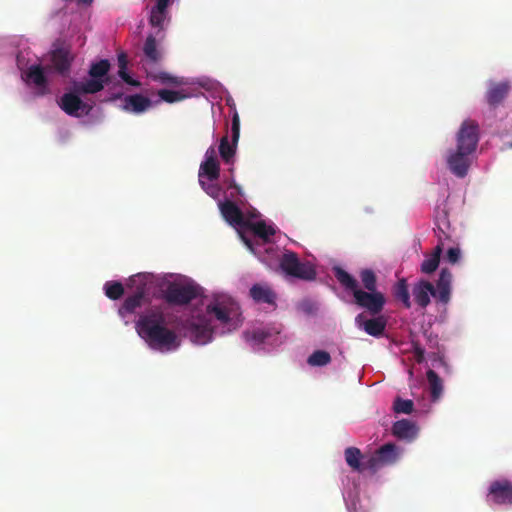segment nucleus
<instances>
[{"instance_id": "42", "label": "nucleus", "mask_w": 512, "mask_h": 512, "mask_svg": "<svg viewBox=\"0 0 512 512\" xmlns=\"http://www.w3.org/2000/svg\"><path fill=\"white\" fill-rule=\"evenodd\" d=\"M269 336L270 333L264 329H255L252 332V339L257 343H264Z\"/></svg>"}, {"instance_id": "19", "label": "nucleus", "mask_w": 512, "mask_h": 512, "mask_svg": "<svg viewBox=\"0 0 512 512\" xmlns=\"http://www.w3.org/2000/svg\"><path fill=\"white\" fill-rule=\"evenodd\" d=\"M249 294L257 303L274 305L276 301L275 292L266 284H254L250 288Z\"/></svg>"}, {"instance_id": "6", "label": "nucleus", "mask_w": 512, "mask_h": 512, "mask_svg": "<svg viewBox=\"0 0 512 512\" xmlns=\"http://www.w3.org/2000/svg\"><path fill=\"white\" fill-rule=\"evenodd\" d=\"M281 269L290 276L311 281L316 278V271L309 263L300 262L296 253H284L280 260Z\"/></svg>"}, {"instance_id": "45", "label": "nucleus", "mask_w": 512, "mask_h": 512, "mask_svg": "<svg viewBox=\"0 0 512 512\" xmlns=\"http://www.w3.org/2000/svg\"><path fill=\"white\" fill-rule=\"evenodd\" d=\"M414 356H415V360L418 363H422L424 361V349L419 345H415L414 346Z\"/></svg>"}, {"instance_id": "25", "label": "nucleus", "mask_w": 512, "mask_h": 512, "mask_svg": "<svg viewBox=\"0 0 512 512\" xmlns=\"http://www.w3.org/2000/svg\"><path fill=\"white\" fill-rule=\"evenodd\" d=\"M60 107L68 115L77 116L78 111L84 107V104L78 95L65 93L61 97Z\"/></svg>"}, {"instance_id": "27", "label": "nucleus", "mask_w": 512, "mask_h": 512, "mask_svg": "<svg viewBox=\"0 0 512 512\" xmlns=\"http://www.w3.org/2000/svg\"><path fill=\"white\" fill-rule=\"evenodd\" d=\"M344 457L347 465L354 471L363 472L364 456L357 447H348L344 451Z\"/></svg>"}, {"instance_id": "16", "label": "nucleus", "mask_w": 512, "mask_h": 512, "mask_svg": "<svg viewBox=\"0 0 512 512\" xmlns=\"http://www.w3.org/2000/svg\"><path fill=\"white\" fill-rule=\"evenodd\" d=\"M152 106V101L142 94H133L124 97L122 109L126 112L140 114Z\"/></svg>"}, {"instance_id": "13", "label": "nucleus", "mask_w": 512, "mask_h": 512, "mask_svg": "<svg viewBox=\"0 0 512 512\" xmlns=\"http://www.w3.org/2000/svg\"><path fill=\"white\" fill-rule=\"evenodd\" d=\"M510 84L508 81L491 82L485 94L486 101L491 108L498 107L508 96Z\"/></svg>"}, {"instance_id": "37", "label": "nucleus", "mask_w": 512, "mask_h": 512, "mask_svg": "<svg viewBox=\"0 0 512 512\" xmlns=\"http://www.w3.org/2000/svg\"><path fill=\"white\" fill-rule=\"evenodd\" d=\"M158 96L162 101L167 103H175L184 100L187 95L180 91H173L168 89H161L158 91Z\"/></svg>"}, {"instance_id": "52", "label": "nucleus", "mask_w": 512, "mask_h": 512, "mask_svg": "<svg viewBox=\"0 0 512 512\" xmlns=\"http://www.w3.org/2000/svg\"><path fill=\"white\" fill-rule=\"evenodd\" d=\"M511 147H512V143H511Z\"/></svg>"}, {"instance_id": "26", "label": "nucleus", "mask_w": 512, "mask_h": 512, "mask_svg": "<svg viewBox=\"0 0 512 512\" xmlns=\"http://www.w3.org/2000/svg\"><path fill=\"white\" fill-rule=\"evenodd\" d=\"M146 72L150 79L163 85L181 86L185 84L183 78L171 75L164 71H154L152 67H147Z\"/></svg>"}, {"instance_id": "35", "label": "nucleus", "mask_w": 512, "mask_h": 512, "mask_svg": "<svg viewBox=\"0 0 512 512\" xmlns=\"http://www.w3.org/2000/svg\"><path fill=\"white\" fill-rule=\"evenodd\" d=\"M362 284L366 291H377V278L371 269H364L360 273Z\"/></svg>"}, {"instance_id": "23", "label": "nucleus", "mask_w": 512, "mask_h": 512, "mask_svg": "<svg viewBox=\"0 0 512 512\" xmlns=\"http://www.w3.org/2000/svg\"><path fill=\"white\" fill-rule=\"evenodd\" d=\"M444 250V241L439 235V243L434 247L432 254L427 257L421 264V272L425 274H431L439 266L440 257Z\"/></svg>"}, {"instance_id": "24", "label": "nucleus", "mask_w": 512, "mask_h": 512, "mask_svg": "<svg viewBox=\"0 0 512 512\" xmlns=\"http://www.w3.org/2000/svg\"><path fill=\"white\" fill-rule=\"evenodd\" d=\"M143 52L147 60V67L159 63L163 58L162 51L158 48L156 39L153 35H149L143 46Z\"/></svg>"}, {"instance_id": "32", "label": "nucleus", "mask_w": 512, "mask_h": 512, "mask_svg": "<svg viewBox=\"0 0 512 512\" xmlns=\"http://www.w3.org/2000/svg\"><path fill=\"white\" fill-rule=\"evenodd\" d=\"M249 227L256 236L260 237L264 241L269 240V238L276 233L275 229L272 226L267 225L264 221L252 223Z\"/></svg>"}, {"instance_id": "43", "label": "nucleus", "mask_w": 512, "mask_h": 512, "mask_svg": "<svg viewBox=\"0 0 512 512\" xmlns=\"http://www.w3.org/2000/svg\"><path fill=\"white\" fill-rule=\"evenodd\" d=\"M119 77L128 85L134 87H140L141 83L138 80L133 79L127 72V70H118Z\"/></svg>"}, {"instance_id": "44", "label": "nucleus", "mask_w": 512, "mask_h": 512, "mask_svg": "<svg viewBox=\"0 0 512 512\" xmlns=\"http://www.w3.org/2000/svg\"><path fill=\"white\" fill-rule=\"evenodd\" d=\"M228 188L232 189L233 191L230 193L231 198H237L239 196L243 195L242 188L235 182L234 179H231L228 182Z\"/></svg>"}, {"instance_id": "39", "label": "nucleus", "mask_w": 512, "mask_h": 512, "mask_svg": "<svg viewBox=\"0 0 512 512\" xmlns=\"http://www.w3.org/2000/svg\"><path fill=\"white\" fill-rule=\"evenodd\" d=\"M199 183L201 187L204 189V191L211 196L212 198L216 199L219 197L221 188L218 184L210 183L207 184L204 180L200 179Z\"/></svg>"}, {"instance_id": "15", "label": "nucleus", "mask_w": 512, "mask_h": 512, "mask_svg": "<svg viewBox=\"0 0 512 512\" xmlns=\"http://www.w3.org/2000/svg\"><path fill=\"white\" fill-rule=\"evenodd\" d=\"M219 209L223 218L231 225L244 226L245 220L241 209L231 200L219 202Z\"/></svg>"}, {"instance_id": "3", "label": "nucleus", "mask_w": 512, "mask_h": 512, "mask_svg": "<svg viewBox=\"0 0 512 512\" xmlns=\"http://www.w3.org/2000/svg\"><path fill=\"white\" fill-rule=\"evenodd\" d=\"M110 66L107 59L92 63L88 71L91 78L86 81L74 82V92L77 94H95L103 90L104 86L111 82V77L108 74Z\"/></svg>"}, {"instance_id": "30", "label": "nucleus", "mask_w": 512, "mask_h": 512, "mask_svg": "<svg viewBox=\"0 0 512 512\" xmlns=\"http://www.w3.org/2000/svg\"><path fill=\"white\" fill-rule=\"evenodd\" d=\"M382 464L393 463L397 458L396 446L393 443H386L376 451Z\"/></svg>"}, {"instance_id": "46", "label": "nucleus", "mask_w": 512, "mask_h": 512, "mask_svg": "<svg viewBox=\"0 0 512 512\" xmlns=\"http://www.w3.org/2000/svg\"><path fill=\"white\" fill-rule=\"evenodd\" d=\"M128 60L125 53L118 55V67L119 70H127Z\"/></svg>"}, {"instance_id": "51", "label": "nucleus", "mask_w": 512, "mask_h": 512, "mask_svg": "<svg viewBox=\"0 0 512 512\" xmlns=\"http://www.w3.org/2000/svg\"><path fill=\"white\" fill-rule=\"evenodd\" d=\"M245 243L247 244V246H248L251 250H253V248H252V246H251V244H250V242H249L248 240H246V241H245Z\"/></svg>"}, {"instance_id": "48", "label": "nucleus", "mask_w": 512, "mask_h": 512, "mask_svg": "<svg viewBox=\"0 0 512 512\" xmlns=\"http://www.w3.org/2000/svg\"><path fill=\"white\" fill-rule=\"evenodd\" d=\"M172 0H158L157 3H156V6L159 7V9H166L168 8L170 2Z\"/></svg>"}, {"instance_id": "50", "label": "nucleus", "mask_w": 512, "mask_h": 512, "mask_svg": "<svg viewBox=\"0 0 512 512\" xmlns=\"http://www.w3.org/2000/svg\"><path fill=\"white\" fill-rule=\"evenodd\" d=\"M80 1L84 4H90L92 2V0H80Z\"/></svg>"}, {"instance_id": "41", "label": "nucleus", "mask_w": 512, "mask_h": 512, "mask_svg": "<svg viewBox=\"0 0 512 512\" xmlns=\"http://www.w3.org/2000/svg\"><path fill=\"white\" fill-rule=\"evenodd\" d=\"M461 258V250L459 247H450L447 250L445 259L450 264H456Z\"/></svg>"}, {"instance_id": "5", "label": "nucleus", "mask_w": 512, "mask_h": 512, "mask_svg": "<svg viewBox=\"0 0 512 512\" xmlns=\"http://www.w3.org/2000/svg\"><path fill=\"white\" fill-rule=\"evenodd\" d=\"M200 294V287L194 283H170L164 293L168 304L187 305Z\"/></svg>"}, {"instance_id": "17", "label": "nucleus", "mask_w": 512, "mask_h": 512, "mask_svg": "<svg viewBox=\"0 0 512 512\" xmlns=\"http://www.w3.org/2000/svg\"><path fill=\"white\" fill-rule=\"evenodd\" d=\"M452 273L447 268H442L436 283V295L441 303H448L451 294Z\"/></svg>"}, {"instance_id": "29", "label": "nucleus", "mask_w": 512, "mask_h": 512, "mask_svg": "<svg viewBox=\"0 0 512 512\" xmlns=\"http://www.w3.org/2000/svg\"><path fill=\"white\" fill-rule=\"evenodd\" d=\"M426 376L430 386L432 400L436 401L439 399L443 391L442 380L432 369L427 371Z\"/></svg>"}, {"instance_id": "22", "label": "nucleus", "mask_w": 512, "mask_h": 512, "mask_svg": "<svg viewBox=\"0 0 512 512\" xmlns=\"http://www.w3.org/2000/svg\"><path fill=\"white\" fill-rule=\"evenodd\" d=\"M417 432V426L407 419L396 421L392 427V433L398 439L412 440L416 437Z\"/></svg>"}, {"instance_id": "21", "label": "nucleus", "mask_w": 512, "mask_h": 512, "mask_svg": "<svg viewBox=\"0 0 512 512\" xmlns=\"http://www.w3.org/2000/svg\"><path fill=\"white\" fill-rule=\"evenodd\" d=\"M213 330L206 322L192 323L190 337L196 344H206L212 340Z\"/></svg>"}, {"instance_id": "18", "label": "nucleus", "mask_w": 512, "mask_h": 512, "mask_svg": "<svg viewBox=\"0 0 512 512\" xmlns=\"http://www.w3.org/2000/svg\"><path fill=\"white\" fill-rule=\"evenodd\" d=\"M26 77L27 80L33 83L37 88V95L43 96L49 92L47 86V78L44 74L43 68L40 65L30 66L27 70Z\"/></svg>"}, {"instance_id": "36", "label": "nucleus", "mask_w": 512, "mask_h": 512, "mask_svg": "<svg viewBox=\"0 0 512 512\" xmlns=\"http://www.w3.org/2000/svg\"><path fill=\"white\" fill-rule=\"evenodd\" d=\"M307 362L311 366H325L331 362V356L327 351L316 350L309 356Z\"/></svg>"}, {"instance_id": "34", "label": "nucleus", "mask_w": 512, "mask_h": 512, "mask_svg": "<svg viewBox=\"0 0 512 512\" xmlns=\"http://www.w3.org/2000/svg\"><path fill=\"white\" fill-rule=\"evenodd\" d=\"M105 295L111 300L120 299L124 294V287L118 281H108L104 285Z\"/></svg>"}, {"instance_id": "10", "label": "nucleus", "mask_w": 512, "mask_h": 512, "mask_svg": "<svg viewBox=\"0 0 512 512\" xmlns=\"http://www.w3.org/2000/svg\"><path fill=\"white\" fill-rule=\"evenodd\" d=\"M487 498L496 505H512V481L499 479L491 482Z\"/></svg>"}, {"instance_id": "28", "label": "nucleus", "mask_w": 512, "mask_h": 512, "mask_svg": "<svg viewBox=\"0 0 512 512\" xmlns=\"http://www.w3.org/2000/svg\"><path fill=\"white\" fill-rule=\"evenodd\" d=\"M333 273L337 281L346 289L354 294L355 290H358V282L357 280L350 275L347 271L339 266H335L333 268Z\"/></svg>"}, {"instance_id": "20", "label": "nucleus", "mask_w": 512, "mask_h": 512, "mask_svg": "<svg viewBox=\"0 0 512 512\" xmlns=\"http://www.w3.org/2000/svg\"><path fill=\"white\" fill-rule=\"evenodd\" d=\"M51 62L56 71L64 74L70 70L72 57L68 49L60 47L51 52Z\"/></svg>"}, {"instance_id": "11", "label": "nucleus", "mask_w": 512, "mask_h": 512, "mask_svg": "<svg viewBox=\"0 0 512 512\" xmlns=\"http://www.w3.org/2000/svg\"><path fill=\"white\" fill-rule=\"evenodd\" d=\"M355 324L368 335L378 338L383 336L385 332L387 319L379 314L367 318L365 313H360L355 317Z\"/></svg>"}, {"instance_id": "14", "label": "nucleus", "mask_w": 512, "mask_h": 512, "mask_svg": "<svg viewBox=\"0 0 512 512\" xmlns=\"http://www.w3.org/2000/svg\"><path fill=\"white\" fill-rule=\"evenodd\" d=\"M412 295L421 308H426L430 304V296L437 298L435 286L427 280H420L415 283L412 288Z\"/></svg>"}, {"instance_id": "31", "label": "nucleus", "mask_w": 512, "mask_h": 512, "mask_svg": "<svg viewBox=\"0 0 512 512\" xmlns=\"http://www.w3.org/2000/svg\"><path fill=\"white\" fill-rule=\"evenodd\" d=\"M394 295L400 300L405 308L411 307L410 294L406 279H400L394 287Z\"/></svg>"}, {"instance_id": "4", "label": "nucleus", "mask_w": 512, "mask_h": 512, "mask_svg": "<svg viewBox=\"0 0 512 512\" xmlns=\"http://www.w3.org/2000/svg\"><path fill=\"white\" fill-rule=\"evenodd\" d=\"M206 312L224 325H230L240 314L238 304L225 295L215 296L207 305Z\"/></svg>"}, {"instance_id": "7", "label": "nucleus", "mask_w": 512, "mask_h": 512, "mask_svg": "<svg viewBox=\"0 0 512 512\" xmlns=\"http://www.w3.org/2000/svg\"><path fill=\"white\" fill-rule=\"evenodd\" d=\"M149 276L147 274H137L130 278V282L136 286V290L132 296H128L122 306L119 308V315L126 317L128 314H132L137 308L142 306L144 297L147 292V282Z\"/></svg>"}, {"instance_id": "8", "label": "nucleus", "mask_w": 512, "mask_h": 512, "mask_svg": "<svg viewBox=\"0 0 512 512\" xmlns=\"http://www.w3.org/2000/svg\"><path fill=\"white\" fill-rule=\"evenodd\" d=\"M353 297L355 304L372 316L380 314L386 303L384 294L379 291L369 292L359 288L354 291Z\"/></svg>"}, {"instance_id": "1", "label": "nucleus", "mask_w": 512, "mask_h": 512, "mask_svg": "<svg viewBox=\"0 0 512 512\" xmlns=\"http://www.w3.org/2000/svg\"><path fill=\"white\" fill-rule=\"evenodd\" d=\"M135 328L152 349L172 351L180 346L177 334L166 326L165 315L160 309H151L140 315Z\"/></svg>"}, {"instance_id": "38", "label": "nucleus", "mask_w": 512, "mask_h": 512, "mask_svg": "<svg viewBox=\"0 0 512 512\" xmlns=\"http://www.w3.org/2000/svg\"><path fill=\"white\" fill-rule=\"evenodd\" d=\"M413 408L414 403L412 400H405L400 397H397L393 404V409L396 413L410 414Z\"/></svg>"}, {"instance_id": "47", "label": "nucleus", "mask_w": 512, "mask_h": 512, "mask_svg": "<svg viewBox=\"0 0 512 512\" xmlns=\"http://www.w3.org/2000/svg\"><path fill=\"white\" fill-rule=\"evenodd\" d=\"M439 235H441L443 241H444V246L446 245L447 242H451L452 239H451V236L444 231L443 228H441L440 226H438V232H437V237L439 238Z\"/></svg>"}, {"instance_id": "40", "label": "nucleus", "mask_w": 512, "mask_h": 512, "mask_svg": "<svg viewBox=\"0 0 512 512\" xmlns=\"http://www.w3.org/2000/svg\"><path fill=\"white\" fill-rule=\"evenodd\" d=\"M363 471L365 470H376L380 466H382V462L380 461L377 454L370 456L366 460L363 459Z\"/></svg>"}, {"instance_id": "2", "label": "nucleus", "mask_w": 512, "mask_h": 512, "mask_svg": "<svg viewBox=\"0 0 512 512\" xmlns=\"http://www.w3.org/2000/svg\"><path fill=\"white\" fill-rule=\"evenodd\" d=\"M456 149L447 156L449 170L457 177L464 178L472 163L473 154L479 142V125L474 120H465L456 136Z\"/></svg>"}, {"instance_id": "12", "label": "nucleus", "mask_w": 512, "mask_h": 512, "mask_svg": "<svg viewBox=\"0 0 512 512\" xmlns=\"http://www.w3.org/2000/svg\"><path fill=\"white\" fill-rule=\"evenodd\" d=\"M199 180L207 178L213 182L220 177V164L217 159L216 150L213 146H210L205 153V161L200 165L199 169Z\"/></svg>"}, {"instance_id": "9", "label": "nucleus", "mask_w": 512, "mask_h": 512, "mask_svg": "<svg viewBox=\"0 0 512 512\" xmlns=\"http://www.w3.org/2000/svg\"><path fill=\"white\" fill-rule=\"evenodd\" d=\"M240 137V118L237 112L234 113L231 123V142L227 136L220 139L219 154L226 164H233L237 144Z\"/></svg>"}, {"instance_id": "49", "label": "nucleus", "mask_w": 512, "mask_h": 512, "mask_svg": "<svg viewBox=\"0 0 512 512\" xmlns=\"http://www.w3.org/2000/svg\"><path fill=\"white\" fill-rule=\"evenodd\" d=\"M122 95H123L122 92H118V93L114 94L110 99L111 100L119 99L122 97Z\"/></svg>"}, {"instance_id": "33", "label": "nucleus", "mask_w": 512, "mask_h": 512, "mask_svg": "<svg viewBox=\"0 0 512 512\" xmlns=\"http://www.w3.org/2000/svg\"><path fill=\"white\" fill-rule=\"evenodd\" d=\"M166 17H167V10L159 9V7L155 5L151 9L149 23L152 27L162 30Z\"/></svg>"}]
</instances>
